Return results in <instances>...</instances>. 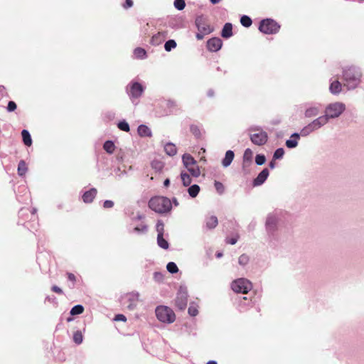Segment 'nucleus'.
I'll return each instance as SVG.
<instances>
[{
	"instance_id": "nucleus-33",
	"label": "nucleus",
	"mask_w": 364,
	"mask_h": 364,
	"mask_svg": "<svg viewBox=\"0 0 364 364\" xmlns=\"http://www.w3.org/2000/svg\"><path fill=\"white\" fill-rule=\"evenodd\" d=\"M27 166L24 161L21 160L20 161L18 165V173L19 176H23L26 171H27Z\"/></svg>"
},
{
	"instance_id": "nucleus-9",
	"label": "nucleus",
	"mask_w": 364,
	"mask_h": 364,
	"mask_svg": "<svg viewBox=\"0 0 364 364\" xmlns=\"http://www.w3.org/2000/svg\"><path fill=\"white\" fill-rule=\"evenodd\" d=\"M280 28V26L274 20L267 18L261 21L259 30L265 34H275Z\"/></svg>"
},
{
	"instance_id": "nucleus-48",
	"label": "nucleus",
	"mask_w": 364,
	"mask_h": 364,
	"mask_svg": "<svg viewBox=\"0 0 364 364\" xmlns=\"http://www.w3.org/2000/svg\"><path fill=\"white\" fill-rule=\"evenodd\" d=\"M173 4L175 8L179 11L183 10L186 6L184 0H175Z\"/></svg>"
},
{
	"instance_id": "nucleus-50",
	"label": "nucleus",
	"mask_w": 364,
	"mask_h": 364,
	"mask_svg": "<svg viewBox=\"0 0 364 364\" xmlns=\"http://www.w3.org/2000/svg\"><path fill=\"white\" fill-rule=\"evenodd\" d=\"M17 106L15 102L14 101H9L7 105V111L11 112H14L16 109Z\"/></svg>"
},
{
	"instance_id": "nucleus-18",
	"label": "nucleus",
	"mask_w": 364,
	"mask_h": 364,
	"mask_svg": "<svg viewBox=\"0 0 364 364\" xmlns=\"http://www.w3.org/2000/svg\"><path fill=\"white\" fill-rule=\"evenodd\" d=\"M329 91L331 94L335 95L340 94L342 91L341 83L337 80L331 81L329 86Z\"/></svg>"
},
{
	"instance_id": "nucleus-63",
	"label": "nucleus",
	"mask_w": 364,
	"mask_h": 364,
	"mask_svg": "<svg viewBox=\"0 0 364 364\" xmlns=\"http://www.w3.org/2000/svg\"><path fill=\"white\" fill-rule=\"evenodd\" d=\"M162 277V275L160 274V273H158V272H155L154 273V278L156 279H159Z\"/></svg>"
},
{
	"instance_id": "nucleus-36",
	"label": "nucleus",
	"mask_w": 364,
	"mask_h": 364,
	"mask_svg": "<svg viewBox=\"0 0 364 364\" xmlns=\"http://www.w3.org/2000/svg\"><path fill=\"white\" fill-rule=\"evenodd\" d=\"M188 312L191 316H197L198 314V305H196L195 303H191L188 309Z\"/></svg>"
},
{
	"instance_id": "nucleus-38",
	"label": "nucleus",
	"mask_w": 364,
	"mask_h": 364,
	"mask_svg": "<svg viewBox=\"0 0 364 364\" xmlns=\"http://www.w3.org/2000/svg\"><path fill=\"white\" fill-rule=\"evenodd\" d=\"M84 307L82 305L77 304L73 306L70 310L71 315H78L83 312Z\"/></svg>"
},
{
	"instance_id": "nucleus-3",
	"label": "nucleus",
	"mask_w": 364,
	"mask_h": 364,
	"mask_svg": "<svg viewBox=\"0 0 364 364\" xmlns=\"http://www.w3.org/2000/svg\"><path fill=\"white\" fill-rule=\"evenodd\" d=\"M145 87L139 82L132 80L126 87V92L130 100L137 105L139 98L143 95Z\"/></svg>"
},
{
	"instance_id": "nucleus-19",
	"label": "nucleus",
	"mask_w": 364,
	"mask_h": 364,
	"mask_svg": "<svg viewBox=\"0 0 364 364\" xmlns=\"http://www.w3.org/2000/svg\"><path fill=\"white\" fill-rule=\"evenodd\" d=\"M300 138V135L298 133H294L291 135V139L286 141V146L289 149H294L298 145V140Z\"/></svg>"
},
{
	"instance_id": "nucleus-7",
	"label": "nucleus",
	"mask_w": 364,
	"mask_h": 364,
	"mask_svg": "<svg viewBox=\"0 0 364 364\" xmlns=\"http://www.w3.org/2000/svg\"><path fill=\"white\" fill-rule=\"evenodd\" d=\"M346 109V105L341 102L330 103L326 107L325 117L329 120L330 119L338 118Z\"/></svg>"
},
{
	"instance_id": "nucleus-58",
	"label": "nucleus",
	"mask_w": 364,
	"mask_h": 364,
	"mask_svg": "<svg viewBox=\"0 0 364 364\" xmlns=\"http://www.w3.org/2000/svg\"><path fill=\"white\" fill-rule=\"evenodd\" d=\"M133 6V1L132 0H126L125 3L124 4V8L128 9Z\"/></svg>"
},
{
	"instance_id": "nucleus-20",
	"label": "nucleus",
	"mask_w": 364,
	"mask_h": 364,
	"mask_svg": "<svg viewBox=\"0 0 364 364\" xmlns=\"http://www.w3.org/2000/svg\"><path fill=\"white\" fill-rule=\"evenodd\" d=\"M320 112V108L318 106L312 105L306 108L304 112V115L307 118H311L317 116Z\"/></svg>"
},
{
	"instance_id": "nucleus-15",
	"label": "nucleus",
	"mask_w": 364,
	"mask_h": 364,
	"mask_svg": "<svg viewBox=\"0 0 364 364\" xmlns=\"http://www.w3.org/2000/svg\"><path fill=\"white\" fill-rule=\"evenodd\" d=\"M269 175V170L265 168H264L258 176L253 180L252 185L254 187L259 186L262 185Z\"/></svg>"
},
{
	"instance_id": "nucleus-4",
	"label": "nucleus",
	"mask_w": 364,
	"mask_h": 364,
	"mask_svg": "<svg viewBox=\"0 0 364 364\" xmlns=\"http://www.w3.org/2000/svg\"><path fill=\"white\" fill-rule=\"evenodd\" d=\"M279 218L274 213H269L265 220V231L268 239H276L278 231Z\"/></svg>"
},
{
	"instance_id": "nucleus-12",
	"label": "nucleus",
	"mask_w": 364,
	"mask_h": 364,
	"mask_svg": "<svg viewBox=\"0 0 364 364\" xmlns=\"http://www.w3.org/2000/svg\"><path fill=\"white\" fill-rule=\"evenodd\" d=\"M127 299L128 302L127 308L130 311H133L138 305V302L139 301V294L137 292L130 293L127 294Z\"/></svg>"
},
{
	"instance_id": "nucleus-51",
	"label": "nucleus",
	"mask_w": 364,
	"mask_h": 364,
	"mask_svg": "<svg viewBox=\"0 0 364 364\" xmlns=\"http://www.w3.org/2000/svg\"><path fill=\"white\" fill-rule=\"evenodd\" d=\"M252 152L250 149H247L244 154V161H249L251 159Z\"/></svg>"
},
{
	"instance_id": "nucleus-57",
	"label": "nucleus",
	"mask_w": 364,
	"mask_h": 364,
	"mask_svg": "<svg viewBox=\"0 0 364 364\" xmlns=\"http://www.w3.org/2000/svg\"><path fill=\"white\" fill-rule=\"evenodd\" d=\"M67 275L70 281L73 282V283L76 282V277L73 273L68 272Z\"/></svg>"
},
{
	"instance_id": "nucleus-31",
	"label": "nucleus",
	"mask_w": 364,
	"mask_h": 364,
	"mask_svg": "<svg viewBox=\"0 0 364 364\" xmlns=\"http://www.w3.org/2000/svg\"><path fill=\"white\" fill-rule=\"evenodd\" d=\"M190 131L197 138H200L203 134L200 127L196 124H192L190 127Z\"/></svg>"
},
{
	"instance_id": "nucleus-42",
	"label": "nucleus",
	"mask_w": 364,
	"mask_h": 364,
	"mask_svg": "<svg viewBox=\"0 0 364 364\" xmlns=\"http://www.w3.org/2000/svg\"><path fill=\"white\" fill-rule=\"evenodd\" d=\"M73 341L77 344L82 343V342L83 341V336H82L81 331H77L76 332H75V333L73 335Z\"/></svg>"
},
{
	"instance_id": "nucleus-28",
	"label": "nucleus",
	"mask_w": 364,
	"mask_h": 364,
	"mask_svg": "<svg viewBox=\"0 0 364 364\" xmlns=\"http://www.w3.org/2000/svg\"><path fill=\"white\" fill-rule=\"evenodd\" d=\"M103 149L107 153L112 154L115 150V145L112 141L107 140L104 143Z\"/></svg>"
},
{
	"instance_id": "nucleus-60",
	"label": "nucleus",
	"mask_w": 364,
	"mask_h": 364,
	"mask_svg": "<svg viewBox=\"0 0 364 364\" xmlns=\"http://www.w3.org/2000/svg\"><path fill=\"white\" fill-rule=\"evenodd\" d=\"M205 34H203V33H198L196 34V38L198 40H202Z\"/></svg>"
},
{
	"instance_id": "nucleus-27",
	"label": "nucleus",
	"mask_w": 364,
	"mask_h": 364,
	"mask_svg": "<svg viewBox=\"0 0 364 364\" xmlns=\"http://www.w3.org/2000/svg\"><path fill=\"white\" fill-rule=\"evenodd\" d=\"M21 136L24 144L30 146L32 144V139L29 132L26 129L22 130Z\"/></svg>"
},
{
	"instance_id": "nucleus-56",
	"label": "nucleus",
	"mask_w": 364,
	"mask_h": 364,
	"mask_svg": "<svg viewBox=\"0 0 364 364\" xmlns=\"http://www.w3.org/2000/svg\"><path fill=\"white\" fill-rule=\"evenodd\" d=\"M52 291L57 293V294H63V290L58 286H53L52 288H51Z\"/></svg>"
},
{
	"instance_id": "nucleus-5",
	"label": "nucleus",
	"mask_w": 364,
	"mask_h": 364,
	"mask_svg": "<svg viewBox=\"0 0 364 364\" xmlns=\"http://www.w3.org/2000/svg\"><path fill=\"white\" fill-rule=\"evenodd\" d=\"M157 319L165 323H172L176 319L173 311L166 306H159L155 310Z\"/></svg>"
},
{
	"instance_id": "nucleus-46",
	"label": "nucleus",
	"mask_w": 364,
	"mask_h": 364,
	"mask_svg": "<svg viewBox=\"0 0 364 364\" xmlns=\"http://www.w3.org/2000/svg\"><path fill=\"white\" fill-rule=\"evenodd\" d=\"M214 186H215V188L217 192L218 193V194H220V195L223 194V193L225 191V187L221 182L215 181Z\"/></svg>"
},
{
	"instance_id": "nucleus-16",
	"label": "nucleus",
	"mask_w": 364,
	"mask_h": 364,
	"mask_svg": "<svg viewBox=\"0 0 364 364\" xmlns=\"http://www.w3.org/2000/svg\"><path fill=\"white\" fill-rule=\"evenodd\" d=\"M328 122V120L326 117H325V115H322L314 119L311 122H310V124L315 132L326 125Z\"/></svg>"
},
{
	"instance_id": "nucleus-17",
	"label": "nucleus",
	"mask_w": 364,
	"mask_h": 364,
	"mask_svg": "<svg viewBox=\"0 0 364 364\" xmlns=\"http://www.w3.org/2000/svg\"><path fill=\"white\" fill-rule=\"evenodd\" d=\"M97 189L95 188L85 191L82 195V200L86 203L92 202L97 195Z\"/></svg>"
},
{
	"instance_id": "nucleus-61",
	"label": "nucleus",
	"mask_w": 364,
	"mask_h": 364,
	"mask_svg": "<svg viewBox=\"0 0 364 364\" xmlns=\"http://www.w3.org/2000/svg\"><path fill=\"white\" fill-rule=\"evenodd\" d=\"M214 91L213 90H209L207 92L208 97H212L214 96Z\"/></svg>"
},
{
	"instance_id": "nucleus-10",
	"label": "nucleus",
	"mask_w": 364,
	"mask_h": 364,
	"mask_svg": "<svg viewBox=\"0 0 364 364\" xmlns=\"http://www.w3.org/2000/svg\"><path fill=\"white\" fill-rule=\"evenodd\" d=\"M182 161L186 168L188 169V171L191 173V174L193 176L198 177L200 176V171L199 169V167L196 164V161L191 155L188 154H183L182 157Z\"/></svg>"
},
{
	"instance_id": "nucleus-44",
	"label": "nucleus",
	"mask_w": 364,
	"mask_h": 364,
	"mask_svg": "<svg viewBox=\"0 0 364 364\" xmlns=\"http://www.w3.org/2000/svg\"><path fill=\"white\" fill-rule=\"evenodd\" d=\"M157 235H164V225L161 220H159L156 226Z\"/></svg>"
},
{
	"instance_id": "nucleus-1",
	"label": "nucleus",
	"mask_w": 364,
	"mask_h": 364,
	"mask_svg": "<svg viewBox=\"0 0 364 364\" xmlns=\"http://www.w3.org/2000/svg\"><path fill=\"white\" fill-rule=\"evenodd\" d=\"M343 76L345 82L344 85L348 90H353L360 84L362 73L358 68L350 67L343 70Z\"/></svg>"
},
{
	"instance_id": "nucleus-52",
	"label": "nucleus",
	"mask_w": 364,
	"mask_h": 364,
	"mask_svg": "<svg viewBox=\"0 0 364 364\" xmlns=\"http://www.w3.org/2000/svg\"><path fill=\"white\" fill-rule=\"evenodd\" d=\"M151 166L154 168L157 169L158 171H160L163 167L161 162L157 161H153Z\"/></svg>"
},
{
	"instance_id": "nucleus-37",
	"label": "nucleus",
	"mask_w": 364,
	"mask_h": 364,
	"mask_svg": "<svg viewBox=\"0 0 364 364\" xmlns=\"http://www.w3.org/2000/svg\"><path fill=\"white\" fill-rule=\"evenodd\" d=\"M240 23L243 26L248 28L252 25V21L248 16L243 15L240 18Z\"/></svg>"
},
{
	"instance_id": "nucleus-40",
	"label": "nucleus",
	"mask_w": 364,
	"mask_h": 364,
	"mask_svg": "<svg viewBox=\"0 0 364 364\" xmlns=\"http://www.w3.org/2000/svg\"><path fill=\"white\" fill-rule=\"evenodd\" d=\"M249 260H250L249 257L245 254H242L238 258V263L240 265L245 267V265H247L248 264Z\"/></svg>"
},
{
	"instance_id": "nucleus-23",
	"label": "nucleus",
	"mask_w": 364,
	"mask_h": 364,
	"mask_svg": "<svg viewBox=\"0 0 364 364\" xmlns=\"http://www.w3.org/2000/svg\"><path fill=\"white\" fill-rule=\"evenodd\" d=\"M218 224V220L215 215H210L205 218V226L208 229H214Z\"/></svg>"
},
{
	"instance_id": "nucleus-43",
	"label": "nucleus",
	"mask_w": 364,
	"mask_h": 364,
	"mask_svg": "<svg viewBox=\"0 0 364 364\" xmlns=\"http://www.w3.org/2000/svg\"><path fill=\"white\" fill-rule=\"evenodd\" d=\"M117 127L120 130L126 132H128L130 130L129 125L125 120L119 122Z\"/></svg>"
},
{
	"instance_id": "nucleus-13",
	"label": "nucleus",
	"mask_w": 364,
	"mask_h": 364,
	"mask_svg": "<svg viewBox=\"0 0 364 364\" xmlns=\"http://www.w3.org/2000/svg\"><path fill=\"white\" fill-rule=\"evenodd\" d=\"M196 24L198 30L203 34H208L213 31V29L204 21L203 16H198L196 19Z\"/></svg>"
},
{
	"instance_id": "nucleus-24",
	"label": "nucleus",
	"mask_w": 364,
	"mask_h": 364,
	"mask_svg": "<svg viewBox=\"0 0 364 364\" xmlns=\"http://www.w3.org/2000/svg\"><path fill=\"white\" fill-rule=\"evenodd\" d=\"M166 38V32H159L158 33L153 36L151 38V43L157 46L161 44Z\"/></svg>"
},
{
	"instance_id": "nucleus-8",
	"label": "nucleus",
	"mask_w": 364,
	"mask_h": 364,
	"mask_svg": "<svg viewBox=\"0 0 364 364\" xmlns=\"http://www.w3.org/2000/svg\"><path fill=\"white\" fill-rule=\"evenodd\" d=\"M231 288L235 293L247 294L252 289V282L245 278H239L231 283Z\"/></svg>"
},
{
	"instance_id": "nucleus-6",
	"label": "nucleus",
	"mask_w": 364,
	"mask_h": 364,
	"mask_svg": "<svg viewBox=\"0 0 364 364\" xmlns=\"http://www.w3.org/2000/svg\"><path fill=\"white\" fill-rule=\"evenodd\" d=\"M250 138L251 141L257 146L265 144L268 139L267 133L259 127H251L249 129Z\"/></svg>"
},
{
	"instance_id": "nucleus-32",
	"label": "nucleus",
	"mask_w": 364,
	"mask_h": 364,
	"mask_svg": "<svg viewBox=\"0 0 364 364\" xmlns=\"http://www.w3.org/2000/svg\"><path fill=\"white\" fill-rule=\"evenodd\" d=\"M181 178L184 186H188L191 183V178L187 173L181 172Z\"/></svg>"
},
{
	"instance_id": "nucleus-45",
	"label": "nucleus",
	"mask_w": 364,
	"mask_h": 364,
	"mask_svg": "<svg viewBox=\"0 0 364 364\" xmlns=\"http://www.w3.org/2000/svg\"><path fill=\"white\" fill-rule=\"evenodd\" d=\"M284 149L279 148V149H276V151H274V155H273V159L274 160L280 159L284 156Z\"/></svg>"
},
{
	"instance_id": "nucleus-59",
	"label": "nucleus",
	"mask_w": 364,
	"mask_h": 364,
	"mask_svg": "<svg viewBox=\"0 0 364 364\" xmlns=\"http://www.w3.org/2000/svg\"><path fill=\"white\" fill-rule=\"evenodd\" d=\"M237 242V237H232L228 240V242L230 243V245H235V244H236Z\"/></svg>"
},
{
	"instance_id": "nucleus-39",
	"label": "nucleus",
	"mask_w": 364,
	"mask_h": 364,
	"mask_svg": "<svg viewBox=\"0 0 364 364\" xmlns=\"http://www.w3.org/2000/svg\"><path fill=\"white\" fill-rule=\"evenodd\" d=\"M134 54L137 58L142 59L146 57V53L144 48H136L134 51Z\"/></svg>"
},
{
	"instance_id": "nucleus-11",
	"label": "nucleus",
	"mask_w": 364,
	"mask_h": 364,
	"mask_svg": "<svg viewBox=\"0 0 364 364\" xmlns=\"http://www.w3.org/2000/svg\"><path fill=\"white\" fill-rule=\"evenodd\" d=\"M188 296L187 288L181 286L176 298V305L179 309L183 310L186 309L188 303Z\"/></svg>"
},
{
	"instance_id": "nucleus-41",
	"label": "nucleus",
	"mask_w": 364,
	"mask_h": 364,
	"mask_svg": "<svg viewBox=\"0 0 364 364\" xmlns=\"http://www.w3.org/2000/svg\"><path fill=\"white\" fill-rule=\"evenodd\" d=\"M166 269L171 274L176 273L178 271L177 265L173 262H170L167 264Z\"/></svg>"
},
{
	"instance_id": "nucleus-54",
	"label": "nucleus",
	"mask_w": 364,
	"mask_h": 364,
	"mask_svg": "<svg viewBox=\"0 0 364 364\" xmlns=\"http://www.w3.org/2000/svg\"><path fill=\"white\" fill-rule=\"evenodd\" d=\"M114 205V202L109 200H107L104 202L103 206L105 208H111Z\"/></svg>"
},
{
	"instance_id": "nucleus-30",
	"label": "nucleus",
	"mask_w": 364,
	"mask_h": 364,
	"mask_svg": "<svg viewBox=\"0 0 364 364\" xmlns=\"http://www.w3.org/2000/svg\"><path fill=\"white\" fill-rule=\"evenodd\" d=\"M157 244L164 250H167L169 247V244L168 241L164 238V235H157Z\"/></svg>"
},
{
	"instance_id": "nucleus-49",
	"label": "nucleus",
	"mask_w": 364,
	"mask_h": 364,
	"mask_svg": "<svg viewBox=\"0 0 364 364\" xmlns=\"http://www.w3.org/2000/svg\"><path fill=\"white\" fill-rule=\"evenodd\" d=\"M266 161V158L264 156V155H262V154H257L255 157V163L259 165V166H261L262 164H264Z\"/></svg>"
},
{
	"instance_id": "nucleus-47",
	"label": "nucleus",
	"mask_w": 364,
	"mask_h": 364,
	"mask_svg": "<svg viewBox=\"0 0 364 364\" xmlns=\"http://www.w3.org/2000/svg\"><path fill=\"white\" fill-rule=\"evenodd\" d=\"M147 226L146 225H141L134 228V231L138 234H145L147 232Z\"/></svg>"
},
{
	"instance_id": "nucleus-64",
	"label": "nucleus",
	"mask_w": 364,
	"mask_h": 364,
	"mask_svg": "<svg viewBox=\"0 0 364 364\" xmlns=\"http://www.w3.org/2000/svg\"><path fill=\"white\" fill-rule=\"evenodd\" d=\"M172 203H173L175 206H178V205H179L178 201V200H177V199H176V198H173L172 202H171V204H172Z\"/></svg>"
},
{
	"instance_id": "nucleus-55",
	"label": "nucleus",
	"mask_w": 364,
	"mask_h": 364,
	"mask_svg": "<svg viewBox=\"0 0 364 364\" xmlns=\"http://www.w3.org/2000/svg\"><path fill=\"white\" fill-rule=\"evenodd\" d=\"M124 152L122 150H120L118 152V154H117V160L119 162H122L124 161Z\"/></svg>"
},
{
	"instance_id": "nucleus-53",
	"label": "nucleus",
	"mask_w": 364,
	"mask_h": 364,
	"mask_svg": "<svg viewBox=\"0 0 364 364\" xmlns=\"http://www.w3.org/2000/svg\"><path fill=\"white\" fill-rule=\"evenodd\" d=\"M114 321H124H124H127V318L123 314H117L114 317Z\"/></svg>"
},
{
	"instance_id": "nucleus-25",
	"label": "nucleus",
	"mask_w": 364,
	"mask_h": 364,
	"mask_svg": "<svg viewBox=\"0 0 364 364\" xmlns=\"http://www.w3.org/2000/svg\"><path fill=\"white\" fill-rule=\"evenodd\" d=\"M232 26L230 23H226L222 30L221 35L223 38H228L232 36Z\"/></svg>"
},
{
	"instance_id": "nucleus-22",
	"label": "nucleus",
	"mask_w": 364,
	"mask_h": 364,
	"mask_svg": "<svg viewBox=\"0 0 364 364\" xmlns=\"http://www.w3.org/2000/svg\"><path fill=\"white\" fill-rule=\"evenodd\" d=\"M137 132L141 137H150L152 135L150 128L144 124H141L138 127Z\"/></svg>"
},
{
	"instance_id": "nucleus-21",
	"label": "nucleus",
	"mask_w": 364,
	"mask_h": 364,
	"mask_svg": "<svg viewBox=\"0 0 364 364\" xmlns=\"http://www.w3.org/2000/svg\"><path fill=\"white\" fill-rule=\"evenodd\" d=\"M235 157V154L232 151L228 150L226 151L224 159L222 161L223 167H228L232 162Z\"/></svg>"
},
{
	"instance_id": "nucleus-35",
	"label": "nucleus",
	"mask_w": 364,
	"mask_h": 364,
	"mask_svg": "<svg viewBox=\"0 0 364 364\" xmlns=\"http://www.w3.org/2000/svg\"><path fill=\"white\" fill-rule=\"evenodd\" d=\"M177 44L174 40H168L164 44V49L167 52H170L172 49L176 47Z\"/></svg>"
},
{
	"instance_id": "nucleus-29",
	"label": "nucleus",
	"mask_w": 364,
	"mask_h": 364,
	"mask_svg": "<svg viewBox=\"0 0 364 364\" xmlns=\"http://www.w3.org/2000/svg\"><path fill=\"white\" fill-rule=\"evenodd\" d=\"M200 189L198 185L194 184L188 188V193L191 198H196L199 193Z\"/></svg>"
},
{
	"instance_id": "nucleus-14",
	"label": "nucleus",
	"mask_w": 364,
	"mask_h": 364,
	"mask_svg": "<svg viewBox=\"0 0 364 364\" xmlns=\"http://www.w3.org/2000/svg\"><path fill=\"white\" fill-rule=\"evenodd\" d=\"M223 45V42L219 38H212L207 42V48L210 52L219 50Z\"/></svg>"
},
{
	"instance_id": "nucleus-2",
	"label": "nucleus",
	"mask_w": 364,
	"mask_h": 364,
	"mask_svg": "<svg viewBox=\"0 0 364 364\" xmlns=\"http://www.w3.org/2000/svg\"><path fill=\"white\" fill-rule=\"evenodd\" d=\"M149 207L156 213H165L171 209V201L166 197H154L149 200Z\"/></svg>"
},
{
	"instance_id": "nucleus-34",
	"label": "nucleus",
	"mask_w": 364,
	"mask_h": 364,
	"mask_svg": "<svg viewBox=\"0 0 364 364\" xmlns=\"http://www.w3.org/2000/svg\"><path fill=\"white\" fill-rule=\"evenodd\" d=\"M314 132V131L309 123L308 125H306L302 128V129L300 132L299 135L302 136H306Z\"/></svg>"
},
{
	"instance_id": "nucleus-26",
	"label": "nucleus",
	"mask_w": 364,
	"mask_h": 364,
	"mask_svg": "<svg viewBox=\"0 0 364 364\" xmlns=\"http://www.w3.org/2000/svg\"><path fill=\"white\" fill-rule=\"evenodd\" d=\"M164 151L166 153V154L171 156H174L177 152L175 144L172 143H166L164 145Z\"/></svg>"
},
{
	"instance_id": "nucleus-62",
	"label": "nucleus",
	"mask_w": 364,
	"mask_h": 364,
	"mask_svg": "<svg viewBox=\"0 0 364 364\" xmlns=\"http://www.w3.org/2000/svg\"><path fill=\"white\" fill-rule=\"evenodd\" d=\"M275 165H276V164H275L274 161L272 160V161H270L269 166L270 168L273 169L275 168Z\"/></svg>"
}]
</instances>
